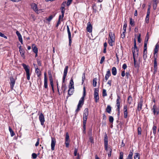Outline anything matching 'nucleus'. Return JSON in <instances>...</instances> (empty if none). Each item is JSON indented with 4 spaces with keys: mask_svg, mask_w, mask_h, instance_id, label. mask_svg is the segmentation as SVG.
<instances>
[{
    "mask_svg": "<svg viewBox=\"0 0 159 159\" xmlns=\"http://www.w3.org/2000/svg\"><path fill=\"white\" fill-rule=\"evenodd\" d=\"M102 95L103 97L106 96H107V93L106 90L105 89H103L102 90Z\"/></svg>",
    "mask_w": 159,
    "mask_h": 159,
    "instance_id": "44",
    "label": "nucleus"
},
{
    "mask_svg": "<svg viewBox=\"0 0 159 159\" xmlns=\"http://www.w3.org/2000/svg\"><path fill=\"white\" fill-rule=\"evenodd\" d=\"M32 156L33 159H36L37 157V155L35 153H33L32 155Z\"/></svg>",
    "mask_w": 159,
    "mask_h": 159,
    "instance_id": "54",
    "label": "nucleus"
},
{
    "mask_svg": "<svg viewBox=\"0 0 159 159\" xmlns=\"http://www.w3.org/2000/svg\"><path fill=\"white\" fill-rule=\"evenodd\" d=\"M23 67L25 69L26 73H30V69L28 66L23 63L22 64Z\"/></svg>",
    "mask_w": 159,
    "mask_h": 159,
    "instance_id": "14",
    "label": "nucleus"
},
{
    "mask_svg": "<svg viewBox=\"0 0 159 159\" xmlns=\"http://www.w3.org/2000/svg\"><path fill=\"white\" fill-rule=\"evenodd\" d=\"M31 8L37 13H38V10L37 5L35 3H33L31 5Z\"/></svg>",
    "mask_w": 159,
    "mask_h": 159,
    "instance_id": "13",
    "label": "nucleus"
},
{
    "mask_svg": "<svg viewBox=\"0 0 159 159\" xmlns=\"http://www.w3.org/2000/svg\"><path fill=\"white\" fill-rule=\"evenodd\" d=\"M133 150L130 151L129 153L126 158V159H133Z\"/></svg>",
    "mask_w": 159,
    "mask_h": 159,
    "instance_id": "19",
    "label": "nucleus"
},
{
    "mask_svg": "<svg viewBox=\"0 0 159 159\" xmlns=\"http://www.w3.org/2000/svg\"><path fill=\"white\" fill-rule=\"evenodd\" d=\"M143 100L140 99L139 102L138 103V106L137 107V110L139 111H140L142 109L143 105Z\"/></svg>",
    "mask_w": 159,
    "mask_h": 159,
    "instance_id": "10",
    "label": "nucleus"
},
{
    "mask_svg": "<svg viewBox=\"0 0 159 159\" xmlns=\"http://www.w3.org/2000/svg\"><path fill=\"white\" fill-rule=\"evenodd\" d=\"M159 47V46L158 44L157 43L155 45V48L154 49V55L157 53L158 51Z\"/></svg>",
    "mask_w": 159,
    "mask_h": 159,
    "instance_id": "22",
    "label": "nucleus"
},
{
    "mask_svg": "<svg viewBox=\"0 0 159 159\" xmlns=\"http://www.w3.org/2000/svg\"><path fill=\"white\" fill-rule=\"evenodd\" d=\"M154 115H158L159 112V109L157 107L154 105L152 109Z\"/></svg>",
    "mask_w": 159,
    "mask_h": 159,
    "instance_id": "8",
    "label": "nucleus"
},
{
    "mask_svg": "<svg viewBox=\"0 0 159 159\" xmlns=\"http://www.w3.org/2000/svg\"><path fill=\"white\" fill-rule=\"evenodd\" d=\"M111 110V108L110 106L108 105L106 109V111L109 113H110Z\"/></svg>",
    "mask_w": 159,
    "mask_h": 159,
    "instance_id": "28",
    "label": "nucleus"
},
{
    "mask_svg": "<svg viewBox=\"0 0 159 159\" xmlns=\"http://www.w3.org/2000/svg\"><path fill=\"white\" fill-rule=\"evenodd\" d=\"M128 116V111H124V117L126 118Z\"/></svg>",
    "mask_w": 159,
    "mask_h": 159,
    "instance_id": "49",
    "label": "nucleus"
},
{
    "mask_svg": "<svg viewBox=\"0 0 159 159\" xmlns=\"http://www.w3.org/2000/svg\"><path fill=\"white\" fill-rule=\"evenodd\" d=\"M61 14L62 15V17H64V14L65 13V7L64 6H61Z\"/></svg>",
    "mask_w": 159,
    "mask_h": 159,
    "instance_id": "37",
    "label": "nucleus"
},
{
    "mask_svg": "<svg viewBox=\"0 0 159 159\" xmlns=\"http://www.w3.org/2000/svg\"><path fill=\"white\" fill-rule=\"evenodd\" d=\"M74 89L72 87H69V89L68 90V94L69 96L72 95L73 93Z\"/></svg>",
    "mask_w": 159,
    "mask_h": 159,
    "instance_id": "21",
    "label": "nucleus"
},
{
    "mask_svg": "<svg viewBox=\"0 0 159 159\" xmlns=\"http://www.w3.org/2000/svg\"><path fill=\"white\" fill-rule=\"evenodd\" d=\"M97 79L96 78H94L93 80V86L94 87H96L97 85Z\"/></svg>",
    "mask_w": 159,
    "mask_h": 159,
    "instance_id": "41",
    "label": "nucleus"
},
{
    "mask_svg": "<svg viewBox=\"0 0 159 159\" xmlns=\"http://www.w3.org/2000/svg\"><path fill=\"white\" fill-rule=\"evenodd\" d=\"M54 16L53 15L50 16L48 18L46 19V20L48 22H50L53 18Z\"/></svg>",
    "mask_w": 159,
    "mask_h": 159,
    "instance_id": "40",
    "label": "nucleus"
},
{
    "mask_svg": "<svg viewBox=\"0 0 159 159\" xmlns=\"http://www.w3.org/2000/svg\"><path fill=\"white\" fill-rule=\"evenodd\" d=\"M56 140L54 138L51 137V150H54L55 149V146L56 143Z\"/></svg>",
    "mask_w": 159,
    "mask_h": 159,
    "instance_id": "7",
    "label": "nucleus"
},
{
    "mask_svg": "<svg viewBox=\"0 0 159 159\" xmlns=\"http://www.w3.org/2000/svg\"><path fill=\"white\" fill-rule=\"evenodd\" d=\"M157 4H158V3H153V8L154 10H155L156 9L157 6Z\"/></svg>",
    "mask_w": 159,
    "mask_h": 159,
    "instance_id": "58",
    "label": "nucleus"
},
{
    "mask_svg": "<svg viewBox=\"0 0 159 159\" xmlns=\"http://www.w3.org/2000/svg\"><path fill=\"white\" fill-rule=\"evenodd\" d=\"M147 50H143V59L145 60L147 58Z\"/></svg>",
    "mask_w": 159,
    "mask_h": 159,
    "instance_id": "27",
    "label": "nucleus"
},
{
    "mask_svg": "<svg viewBox=\"0 0 159 159\" xmlns=\"http://www.w3.org/2000/svg\"><path fill=\"white\" fill-rule=\"evenodd\" d=\"M21 56L22 57L25 58V51L23 49L20 50H19Z\"/></svg>",
    "mask_w": 159,
    "mask_h": 159,
    "instance_id": "32",
    "label": "nucleus"
},
{
    "mask_svg": "<svg viewBox=\"0 0 159 159\" xmlns=\"http://www.w3.org/2000/svg\"><path fill=\"white\" fill-rule=\"evenodd\" d=\"M111 72L109 69L107 71L106 75L105 76V78L106 80V82L107 80L109 77L111 76Z\"/></svg>",
    "mask_w": 159,
    "mask_h": 159,
    "instance_id": "18",
    "label": "nucleus"
},
{
    "mask_svg": "<svg viewBox=\"0 0 159 159\" xmlns=\"http://www.w3.org/2000/svg\"><path fill=\"white\" fill-rule=\"evenodd\" d=\"M35 72L36 73L37 76L39 77L41 75V72L39 68H36L35 70Z\"/></svg>",
    "mask_w": 159,
    "mask_h": 159,
    "instance_id": "25",
    "label": "nucleus"
},
{
    "mask_svg": "<svg viewBox=\"0 0 159 159\" xmlns=\"http://www.w3.org/2000/svg\"><path fill=\"white\" fill-rule=\"evenodd\" d=\"M9 130L11 136V137L15 135V134L11 128L9 126Z\"/></svg>",
    "mask_w": 159,
    "mask_h": 159,
    "instance_id": "29",
    "label": "nucleus"
},
{
    "mask_svg": "<svg viewBox=\"0 0 159 159\" xmlns=\"http://www.w3.org/2000/svg\"><path fill=\"white\" fill-rule=\"evenodd\" d=\"M135 50H136V52H137V55L138 56V52L139 51V49L137 48V47L136 45V41H134V49L132 50L133 53H135Z\"/></svg>",
    "mask_w": 159,
    "mask_h": 159,
    "instance_id": "15",
    "label": "nucleus"
},
{
    "mask_svg": "<svg viewBox=\"0 0 159 159\" xmlns=\"http://www.w3.org/2000/svg\"><path fill=\"white\" fill-rule=\"evenodd\" d=\"M157 129V127L155 126H153L152 128V130L153 131V134H154L155 136L156 134V130Z\"/></svg>",
    "mask_w": 159,
    "mask_h": 159,
    "instance_id": "42",
    "label": "nucleus"
},
{
    "mask_svg": "<svg viewBox=\"0 0 159 159\" xmlns=\"http://www.w3.org/2000/svg\"><path fill=\"white\" fill-rule=\"evenodd\" d=\"M139 155L140 154L138 153H134V159H139Z\"/></svg>",
    "mask_w": 159,
    "mask_h": 159,
    "instance_id": "35",
    "label": "nucleus"
},
{
    "mask_svg": "<svg viewBox=\"0 0 159 159\" xmlns=\"http://www.w3.org/2000/svg\"><path fill=\"white\" fill-rule=\"evenodd\" d=\"M77 151H78L77 149L75 148V151H74V156H76L77 155Z\"/></svg>",
    "mask_w": 159,
    "mask_h": 159,
    "instance_id": "61",
    "label": "nucleus"
},
{
    "mask_svg": "<svg viewBox=\"0 0 159 159\" xmlns=\"http://www.w3.org/2000/svg\"><path fill=\"white\" fill-rule=\"evenodd\" d=\"M49 81L50 83V85L51 87H53V79L52 77V75L51 74L49 73Z\"/></svg>",
    "mask_w": 159,
    "mask_h": 159,
    "instance_id": "20",
    "label": "nucleus"
},
{
    "mask_svg": "<svg viewBox=\"0 0 159 159\" xmlns=\"http://www.w3.org/2000/svg\"><path fill=\"white\" fill-rule=\"evenodd\" d=\"M147 43L148 42L147 41H144V50H147Z\"/></svg>",
    "mask_w": 159,
    "mask_h": 159,
    "instance_id": "47",
    "label": "nucleus"
},
{
    "mask_svg": "<svg viewBox=\"0 0 159 159\" xmlns=\"http://www.w3.org/2000/svg\"><path fill=\"white\" fill-rule=\"evenodd\" d=\"M157 58L154 57V67H157Z\"/></svg>",
    "mask_w": 159,
    "mask_h": 159,
    "instance_id": "38",
    "label": "nucleus"
},
{
    "mask_svg": "<svg viewBox=\"0 0 159 159\" xmlns=\"http://www.w3.org/2000/svg\"><path fill=\"white\" fill-rule=\"evenodd\" d=\"M67 31L68 34V39L69 40V45L70 46L71 44L72 41L71 39V34L70 29L68 25L67 26Z\"/></svg>",
    "mask_w": 159,
    "mask_h": 159,
    "instance_id": "6",
    "label": "nucleus"
},
{
    "mask_svg": "<svg viewBox=\"0 0 159 159\" xmlns=\"http://www.w3.org/2000/svg\"><path fill=\"white\" fill-rule=\"evenodd\" d=\"M134 20L132 19H130V24L132 26H134Z\"/></svg>",
    "mask_w": 159,
    "mask_h": 159,
    "instance_id": "45",
    "label": "nucleus"
},
{
    "mask_svg": "<svg viewBox=\"0 0 159 159\" xmlns=\"http://www.w3.org/2000/svg\"><path fill=\"white\" fill-rule=\"evenodd\" d=\"M65 140H69V136L68 132H66V133Z\"/></svg>",
    "mask_w": 159,
    "mask_h": 159,
    "instance_id": "52",
    "label": "nucleus"
},
{
    "mask_svg": "<svg viewBox=\"0 0 159 159\" xmlns=\"http://www.w3.org/2000/svg\"><path fill=\"white\" fill-rule=\"evenodd\" d=\"M16 34L18 37L19 41L21 43V44H23V39L20 34L18 31H17L16 32Z\"/></svg>",
    "mask_w": 159,
    "mask_h": 159,
    "instance_id": "12",
    "label": "nucleus"
},
{
    "mask_svg": "<svg viewBox=\"0 0 159 159\" xmlns=\"http://www.w3.org/2000/svg\"><path fill=\"white\" fill-rule=\"evenodd\" d=\"M124 153L123 152H121L120 153V156L119 157V159H123Z\"/></svg>",
    "mask_w": 159,
    "mask_h": 159,
    "instance_id": "39",
    "label": "nucleus"
},
{
    "mask_svg": "<svg viewBox=\"0 0 159 159\" xmlns=\"http://www.w3.org/2000/svg\"><path fill=\"white\" fill-rule=\"evenodd\" d=\"M10 88L11 90H12L13 89V88L15 83L16 80L12 76L10 77Z\"/></svg>",
    "mask_w": 159,
    "mask_h": 159,
    "instance_id": "4",
    "label": "nucleus"
},
{
    "mask_svg": "<svg viewBox=\"0 0 159 159\" xmlns=\"http://www.w3.org/2000/svg\"><path fill=\"white\" fill-rule=\"evenodd\" d=\"M104 145L105 150L107 152H112V148L110 147H108V137L106 134L104 138Z\"/></svg>",
    "mask_w": 159,
    "mask_h": 159,
    "instance_id": "1",
    "label": "nucleus"
},
{
    "mask_svg": "<svg viewBox=\"0 0 159 159\" xmlns=\"http://www.w3.org/2000/svg\"><path fill=\"white\" fill-rule=\"evenodd\" d=\"M138 135H141V128L140 127H139L137 129Z\"/></svg>",
    "mask_w": 159,
    "mask_h": 159,
    "instance_id": "46",
    "label": "nucleus"
},
{
    "mask_svg": "<svg viewBox=\"0 0 159 159\" xmlns=\"http://www.w3.org/2000/svg\"><path fill=\"white\" fill-rule=\"evenodd\" d=\"M89 113L88 109L87 108H86L84 111L83 114V115L88 116Z\"/></svg>",
    "mask_w": 159,
    "mask_h": 159,
    "instance_id": "34",
    "label": "nucleus"
},
{
    "mask_svg": "<svg viewBox=\"0 0 159 159\" xmlns=\"http://www.w3.org/2000/svg\"><path fill=\"white\" fill-rule=\"evenodd\" d=\"M114 120L113 117L112 116H110L109 118V121L110 123H112Z\"/></svg>",
    "mask_w": 159,
    "mask_h": 159,
    "instance_id": "48",
    "label": "nucleus"
},
{
    "mask_svg": "<svg viewBox=\"0 0 159 159\" xmlns=\"http://www.w3.org/2000/svg\"><path fill=\"white\" fill-rule=\"evenodd\" d=\"M105 59V57L104 56H103L102 57L100 61V63L102 64L103 62L104 61Z\"/></svg>",
    "mask_w": 159,
    "mask_h": 159,
    "instance_id": "55",
    "label": "nucleus"
},
{
    "mask_svg": "<svg viewBox=\"0 0 159 159\" xmlns=\"http://www.w3.org/2000/svg\"><path fill=\"white\" fill-rule=\"evenodd\" d=\"M87 117H88V116H87L86 115H85V116L83 115V125H86V124L87 120Z\"/></svg>",
    "mask_w": 159,
    "mask_h": 159,
    "instance_id": "30",
    "label": "nucleus"
},
{
    "mask_svg": "<svg viewBox=\"0 0 159 159\" xmlns=\"http://www.w3.org/2000/svg\"><path fill=\"white\" fill-rule=\"evenodd\" d=\"M68 66H66L65 67L64 71V73H63V76H64V78L65 77H66L67 74L68 72Z\"/></svg>",
    "mask_w": 159,
    "mask_h": 159,
    "instance_id": "24",
    "label": "nucleus"
},
{
    "mask_svg": "<svg viewBox=\"0 0 159 159\" xmlns=\"http://www.w3.org/2000/svg\"><path fill=\"white\" fill-rule=\"evenodd\" d=\"M44 88L46 89H47L48 88V80L46 76V75L45 73H44Z\"/></svg>",
    "mask_w": 159,
    "mask_h": 159,
    "instance_id": "17",
    "label": "nucleus"
},
{
    "mask_svg": "<svg viewBox=\"0 0 159 159\" xmlns=\"http://www.w3.org/2000/svg\"><path fill=\"white\" fill-rule=\"evenodd\" d=\"M109 36L112 42L115 41V36L114 33L112 32H110L109 34Z\"/></svg>",
    "mask_w": 159,
    "mask_h": 159,
    "instance_id": "16",
    "label": "nucleus"
},
{
    "mask_svg": "<svg viewBox=\"0 0 159 159\" xmlns=\"http://www.w3.org/2000/svg\"><path fill=\"white\" fill-rule=\"evenodd\" d=\"M39 119L41 123V124L43 126L44 125L45 121L44 116L42 113H41L39 116Z\"/></svg>",
    "mask_w": 159,
    "mask_h": 159,
    "instance_id": "5",
    "label": "nucleus"
},
{
    "mask_svg": "<svg viewBox=\"0 0 159 159\" xmlns=\"http://www.w3.org/2000/svg\"><path fill=\"white\" fill-rule=\"evenodd\" d=\"M72 0H67V2L66 3V5L67 6H69L71 4Z\"/></svg>",
    "mask_w": 159,
    "mask_h": 159,
    "instance_id": "57",
    "label": "nucleus"
},
{
    "mask_svg": "<svg viewBox=\"0 0 159 159\" xmlns=\"http://www.w3.org/2000/svg\"><path fill=\"white\" fill-rule=\"evenodd\" d=\"M27 79L28 80H30V73H26Z\"/></svg>",
    "mask_w": 159,
    "mask_h": 159,
    "instance_id": "62",
    "label": "nucleus"
},
{
    "mask_svg": "<svg viewBox=\"0 0 159 159\" xmlns=\"http://www.w3.org/2000/svg\"><path fill=\"white\" fill-rule=\"evenodd\" d=\"M85 73H83L82 74V84L84 82V79H85Z\"/></svg>",
    "mask_w": 159,
    "mask_h": 159,
    "instance_id": "43",
    "label": "nucleus"
},
{
    "mask_svg": "<svg viewBox=\"0 0 159 159\" xmlns=\"http://www.w3.org/2000/svg\"><path fill=\"white\" fill-rule=\"evenodd\" d=\"M32 48L33 51L34 53L38 52V48L34 44L32 45Z\"/></svg>",
    "mask_w": 159,
    "mask_h": 159,
    "instance_id": "23",
    "label": "nucleus"
},
{
    "mask_svg": "<svg viewBox=\"0 0 159 159\" xmlns=\"http://www.w3.org/2000/svg\"><path fill=\"white\" fill-rule=\"evenodd\" d=\"M98 89L96 88L95 89L94 92V99L96 102H97L99 99V96L98 94Z\"/></svg>",
    "mask_w": 159,
    "mask_h": 159,
    "instance_id": "3",
    "label": "nucleus"
},
{
    "mask_svg": "<svg viewBox=\"0 0 159 159\" xmlns=\"http://www.w3.org/2000/svg\"><path fill=\"white\" fill-rule=\"evenodd\" d=\"M120 98L119 95H117V99L116 101V106L117 107V109L120 108Z\"/></svg>",
    "mask_w": 159,
    "mask_h": 159,
    "instance_id": "11",
    "label": "nucleus"
},
{
    "mask_svg": "<svg viewBox=\"0 0 159 159\" xmlns=\"http://www.w3.org/2000/svg\"><path fill=\"white\" fill-rule=\"evenodd\" d=\"M115 42H112L111 40H109L108 41V43L109 44V45L112 46L113 45V43H114Z\"/></svg>",
    "mask_w": 159,
    "mask_h": 159,
    "instance_id": "53",
    "label": "nucleus"
},
{
    "mask_svg": "<svg viewBox=\"0 0 159 159\" xmlns=\"http://www.w3.org/2000/svg\"><path fill=\"white\" fill-rule=\"evenodd\" d=\"M70 85L69 86V87H72L73 89H74V82L72 78H71L70 80Z\"/></svg>",
    "mask_w": 159,
    "mask_h": 159,
    "instance_id": "31",
    "label": "nucleus"
},
{
    "mask_svg": "<svg viewBox=\"0 0 159 159\" xmlns=\"http://www.w3.org/2000/svg\"><path fill=\"white\" fill-rule=\"evenodd\" d=\"M129 75H130V74L129 72H126L125 73V77L127 79L129 78Z\"/></svg>",
    "mask_w": 159,
    "mask_h": 159,
    "instance_id": "63",
    "label": "nucleus"
},
{
    "mask_svg": "<svg viewBox=\"0 0 159 159\" xmlns=\"http://www.w3.org/2000/svg\"><path fill=\"white\" fill-rule=\"evenodd\" d=\"M86 95V90L84 87L83 94V96L80 99L79 101L78 105L77 106L82 107V105L83 104L84 101V98Z\"/></svg>",
    "mask_w": 159,
    "mask_h": 159,
    "instance_id": "2",
    "label": "nucleus"
},
{
    "mask_svg": "<svg viewBox=\"0 0 159 159\" xmlns=\"http://www.w3.org/2000/svg\"><path fill=\"white\" fill-rule=\"evenodd\" d=\"M81 107L77 106V109L75 110V112L76 113H77L78 112V111L80 110V108Z\"/></svg>",
    "mask_w": 159,
    "mask_h": 159,
    "instance_id": "60",
    "label": "nucleus"
},
{
    "mask_svg": "<svg viewBox=\"0 0 159 159\" xmlns=\"http://www.w3.org/2000/svg\"><path fill=\"white\" fill-rule=\"evenodd\" d=\"M127 26V22L125 21L124 22V25H123V30H124V29H126Z\"/></svg>",
    "mask_w": 159,
    "mask_h": 159,
    "instance_id": "50",
    "label": "nucleus"
},
{
    "mask_svg": "<svg viewBox=\"0 0 159 159\" xmlns=\"http://www.w3.org/2000/svg\"><path fill=\"white\" fill-rule=\"evenodd\" d=\"M112 73L113 75H116L117 73V70L115 67H113L112 69Z\"/></svg>",
    "mask_w": 159,
    "mask_h": 159,
    "instance_id": "26",
    "label": "nucleus"
},
{
    "mask_svg": "<svg viewBox=\"0 0 159 159\" xmlns=\"http://www.w3.org/2000/svg\"><path fill=\"white\" fill-rule=\"evenodd\" d=\"M83 133L85 134V130H86V125H83Z\"/></svg>",
    "mask_w": 159,
    "mask_h": 159,
    "instance_id": "59",
    "label": "nucleus"
},
{
    "mask_svg": "<svg viewBox=\"0 0 159 159\" xmlns=\"http://www.w3.org/2000/svg\"><path fill=\"white\" fill-rule=\"evenodd\" d=\"M86 30L87 31L90 33L92 32V26L91 25L90 22H89L87 24Z\"/></svg>",
    "mask_w": 159,
    "mask_h": 159,
    "instance_id": "9",
    "label": "nucleus"
},
{
    "mask_svg": "<svg viewBox=\"0 0 159 159\" xmlns=\"http://www.w3.org/2000/svg\"><path fill=\"white\" fill-rule=\"evenodd\" d=\"M127 100L128 103L129 104H130L132 103V97L130 96H129Z\"/></svg>",
    "mask_w": 159,
    "mask_h": 159,
    "instance_id": "33",
    "label": "nucleus"
},
{
    "mask_svg": "<svg viewBox=\"0 0 159 159\" xmlns=\"http://www.w3.org/2000/svg\"><path fill=\"white\" fill-rule=\"evenodd\" d=\"M149 39L148 33V32L146 36V38L144 41H147V42H148Z\"/></svg>",
    "mask_w": 159,
    "mask_h": 159,
    "instance_id": "51",
    "label": "nucleus"
},
{
    "mask_svg": "<svg viewBox=\"0 0 159 159\" xmlns=\"http://www.w3.org/2000/svg\"><path fill=\"white\" fill-rule=\"evenodd\" d=\"M66 88H67L65 84H62L61 89L64 93L65 92V91Z\"/></svg>",
    "mask_w": 159,
    "mask_h": 159,
    "instance_id": "36",
    "label": "nucleus"
},
{
    "mask_svg": "<svg viewBox=\"0 0 159 159\" xmlns=\"http://www.w3.org/2000/svg\"><path fill=\"white\" fill-rule=\"evenodd\" d=\"M149 17L146 16V17L145 18V21L147 23H148L149 22Z\"/></svg>",
    "mask_w": 159,
    "mask_h": 159,
    "instance_id": "64",
    "label": "nucleus"
},
{
    "mask_svg": "<svg viewBox=\"0 0 159 159\" xmlns=\"http://www.w3.org/2000/svg\"><path fill=\"white\" fill-rule=\"evenodd\" d=\"M0 36L2 37H3L5 39H7V37L4 34L1 32L0 33Z\"/></svg>",
    "mask_w": 159,
    "mask_h": 159,
    "instance_id": "56",
    "label": "nucleus"
}]
</instances>
